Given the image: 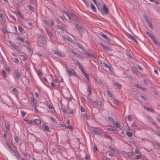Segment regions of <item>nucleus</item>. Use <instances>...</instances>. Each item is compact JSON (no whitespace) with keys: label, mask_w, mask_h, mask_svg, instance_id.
I'll list each match as a JSON object with an SVG mask.
<instances>
[{"label":"nucleus","mask_w":160,"mask_h":160,"mask_svg":"<svg viewBox=\"0 0 160 160\" xmlns=\"http://www.w3.org/2000/svg\"><path fill=\"white\" fill-rule=\"evenodd\" d=\"M46 31L47 34L48 35L49 37L51 38L52 36V34L51 32H49L47 28L45 29Z\"/></svg>","instance_id":"19"},{"label":"nucleus","mask_w":160,"mask_h":160,"mask_svg":"<svg viewBox=\"0 0 160 160\" xmlns=\"http://www.w3.org/2000/svg\"><path fill=\"white\" fill-rule=\"evenodd\" d=\"M102 6V8H101V5L100 4L99 6L100 7V9L98 10L102 15H106L108 13L109 10L108 8L104 4H101Z\"/></svg>","instance_id":"1"},{"label":"nucleus","mask_w":160,"mask_h":160,"mask_svg":"<svg viewBox=\"0 0 160 160\" xmlns=\"http://www.w3.org/2000/svg\"><path fill=\"white\" fill-rule=\"evenodd\" d=\"M144 108L145 109L147 110H149L151 112H154V111L151 108L147 107H145V106H144Z\"/></svg>","instance_id":"32"},{"label":"nucleus","mask_w":160,"mask_h":160,"mask_svg":"<svg viewBox=\"0 0 160 160\" xmlns=\"http://www.w3.org/2000/svg\"><path fill=\"white\" fill-rule=\"evenodd\" d=\"M34 122L38 124H39L41 123V120L39 119H35L34 120Z\"/></svg>","instance_id":"24"},{"label":"nucleus","mask_w":160,"mask_h":160,"mask_svg":"<svg viewBox=\"0 0 160 160\" xmlns=\"http://www.w3.org/2000/svg\"><path fill=\"white\" fill-rule=\"evenodd\" d=\"M115 126L117 127L120 128L121 127L120 124L118 122H116L113 124Z\"/></svg>","instance_id":"31"},{"label":"nucleus","mask_w":160,"mask_h":160,"mask_svg":"<svg viewBox=\"0 0 160 160\" xmlns=\"http://www.w3.org/2000/svg\"><path fill=\"white\" fill-rule=\"evenodd\" d=\"M14 138L15 141L18 143V137L16 135H14Z\"/></svg>","instance_id":"44"},{"label":"nucleus","mask_w":160,"mask_h":160,"mask_svg":"<svg viewBox=\"0 0 160 160\" xmlns=\"http://www.w3.org/2000/svg\"><path fill=\"white\" fill-rule=\"evenodd\" d=\"M9 43L12 47L14 48L15 49H17L18 48V47L13 42L10 41Z\"/></svg>","instance_id":"17"},{"label":"nucleus","mask_w":160,"mask_h":160,"mask_svg":"<svg viewBox=\"0 0 160 160\" xmlns=\"http://www.w3.org/2000/svg\"><path fill=\"white\" fill-rule=\"evenodd\" d=\"M137 67L139 70L140 71H142L143 70L142 68L141 67L139 64L137 65Z\"/></svg>","instance_id":"55"},{"label":"nucleus","mask_w":160,"mask_h":160,"mask_svg":"<svg viewBox=\"0 0 160 160\" xmlns=\"http://www.w3.org/2000/svg\"><path fill=\"white\" fill-rule=\"evenodd\" d=\"M113 102L115 104H119L118 101L117 99H115L113 100Z\"/></svg>","instance_id":"41"},{"label":"nucleus","mask_w":160,"mask_h":160,"mask_svg":"<svg viewBox=\"0 0 160 160\" xmlns=\"http://www.w3.org/2000/svg\"><path fill=\"white\" fill-rule=\"evenodd\" d=\"M124 128L126 129V134L129 137H131L132 136V133L131 132H129L128 131L129 130L130 128L128 125L125 126Z\"/></svg>","instance_id":"2"},{"label":"nucleus","mask_w":160,"mask_h":160,"mask_svg":"<svg viewBox=\"0 0 160 160\" xmlns=\"http://www.w3.org/2000/svg\"><path fill=\"white\" fill-rule=\"evenodd\" d=\"M94 103L96 105L98 106H101V102L98 100H96L95 101Z\"/></svg>","instance_id":"20"},{"label":"nucleus","mask_w":160,"mask_h":160,"mask_svg":"<svg viewBox=\"0 0 160 160\" xmlns=\"http://www.w3.org/2000/svg\"><path fill=\"white\" fill-rule=\"evenodd\" d=\"M38 38H40L42 42H45V38L41 34H38Z\"/></svg>","instance_id":"13"},{"label":"nucleus","mask_w":160,"mask_h":160,"mask_svg":"<svg viewBox=\"0 0 160 160\" xmlns=\"http://www.w3.org/2000/svg\"><path fill=\"white\" fill-rule=\"evenodd\" d=\"M67 72L69 74L70 76H72V74L75 76H76V73L75 71L73 69L70 70H66Z\"/></svg>","instance_id":"4"},{"label":"nucleus","mask_w":160,"mask_h":160,"mask_svg":"<svg viewBox=\"0 0 160 160\" xmlns=\"http://www.w3.org/2000/svg\"><path fill=\"white\" fill-rule=\"evenodd\" d=\"M2 31L4 33H8V32L7 31V30L5 28H3L2 29Z\"/></svg>","instance_id":"53"},{"label":"nucleus","mask_w":160,"mask_h":160,"mask_svg":"<svg viewBox=\"0 0 160 160\" xmlns=\"http://www.w3.org/2000/svg\"><path fill=\"white\" fill-rule=\"evenodd\" d=\"M5 144L10 149L11 151L12 150H13L12 148L11 147L10 145V144L7 142H5Z\"/></svg>","instance_id":"46"},{"label":"nucleus","mask_w":160,"mask_h":160,"mask_svg":"<svg viewBox=\"0 0 160 160\" xmlns=\"http://www.w3.org/2000/svg\"><path fill=\"white\" fill-rule=\"evenodd\" d=\"M125 119L129 121H132L133 120V118L131 115H128L126 116Z\"/></svg>","instance_id":"14"},{"label":"nucleus","mask_w":160,"mask_h":160,"mask_svg":"<svg viewBox=\"0 0 160 160\" xmlns=\"http://www.w3.org/2000/svg\"><path fill=\"white\" fill-rule=\"evenodd\" d=\"M10 125L8 124H5V127L7 130V131L8 132L9 131V127Z\"/></svg>","instance_id":"38"},{"label":"nucleus","mask_w":160,"mask_h":160,"mask_svg":"<svg viewBox=\"0 0 160 160\" xmlns=\"http://www.w3.org/2000/svg\"><path fill=\"white\" fill-rule=\"evenodd\" d=\"M31 103L33 107H36L37 102L36 100L34 98H32V99Z\"/></svg>","instance_id":"11"},{"label":"nucleus","mask_w":160,"mask_h":160,"mask_svg":"<svg viewBox=\"0 0 160 160\" xmlns=\"http://www.w3.org/2000/svg\"><path fill=\"white\" fill-rule=\"evenodd\" d=\"M0 18L2 20H5V18L3 14L0 13Z\"/></svg>","instance_id":"28"},{"label":"nucleus","mask_w":160,"mask_h":160,"mask_svg":"<svg viewBox=\"0 0 160 160\" xmlns=\"http://www.w3.org/2000/svg\"><path fill=\"white\" fill-rule=\"evenodd\" d=\"M76 56L81 58H83V56H82L78 53L76 54Z\"/></svg>","instance_id":"57"},{"label":"nucleus","mask_w":160,"mask_h":160,"mask_svg":"<svg viewBox=\"0 0 160 160\" xmlns=\"http://www.w3.org/2000/svg\"><path fill=\"white\" fill-rule=\"evenodd\" d=\"M17 13H18V14L19 15L20 17L21 18H23V16L22 15V13H21V12H19V11Z\"/></svg>","instance_id":"61"},{"label":"nucleus","mask_w":160,"mask_h":160,"mask_svg":"<svg viewBox=\"0 0 160 160\" xmlns=\"http://www.w3.org/2000/svg\"><path fill=\"white\" fill-rule=\"evenodd\" d=\"M57 28L61 29L62 31L64 30V28L62 26L58 25V26Z\"/></svg>","instance_id":"45"},{"label":"nucleus","mask_w":160,"mask_h":160,"mask_svg":"<svg viewBox=\"0 0 160 160\" xmlns=\"http://www.w3.org/2000/svg\"><path fill=\"white\" fill-rule=\"evenodd\" d=\"M135 87L136 88H137L140 89V90L142 91H144L145 90V89L142 88V87L140 85H139L138 84H135L134 85Z\"/></svg>","instance_id":"15"},{"label":"nucleus","mask_w":160,"mask_h":160,"mask_svg":"<svg viewBox=\"0 0 160 160\" xmlns=\"http://www.w3.org/2000/svg\"><path fill=\"white\" fill-rule=\"evenodd\" d=\"M76 45L80 48L83 52L86 51V49L81 44L78 43H77Z\"/></svg>","instance_id":"12"},{"label":"nucleus","mask_w":160,"mask_h":160,"mask_svg":"<svg viewBox=\"0 0 160 160\" xmlns=\"http://www.w3.org/2000/svg\"><path fill=\"white\" fill-rule=\"evenodd\" d=\"M132 69L133 70V72L135 73H136L138 72V70L135 67H132Z\"/></svg>","instance_id":"40"},{"label":"nucleus","mask_w":160,"mask_h":160,"mask_svg":"<svg viewBox=\"0 0 160 160\" xmlns=\"http://www.w3.org/2000/svg\"><path fill=\"white\" fill-rule=\"evenodd\" d=\"M13 91L15 92V95L18 96V92L17 89L14 88L13 89Z\"/></svg>","instance_id":"27"},{"label":"nucleus","mask_w":160,"mask_h":160,"mask_svg":"<svg viewBox=\"0 0 160 160\" xmlns=\"http://www.w3.org/2000/svg\"><path fill=\"white\" fill-rule=\"evenodd\" d=\"M127 36L129 38H130L131 39H132V38H133L132 37V36L129 34H127Z\"/></svg>","instance_id":"64"},{"label":"nucleus","mask_w":160,"mask_h":160,"mask_svg":"<svg viewBox=\"0 0 160 160\" xmlns=\"http://www.w3.org/2000/svg\"><path fill=\"white\" fill-rule=\"evenodd\" d=\"M101 46L102 47L104 48L108 51H112L111 49L108 46H106L101 42H100Z\"/></svg>","instance_id":"10"},{"label":"nucleus","mask_w":160,"mask_h":160,"mask_svg":"<svg viewBox=\"0 0 160 160\" xmlns=\"http://www.w3.org/2000/svg\"><path fill=\"white\" fill-rule=\"evenodd\" d=\"M104 137H105L106 138H108L110 139L111 140V139H112V138L110 136H108L107 134H104Z\"/></svg>","instance_id":"54"},{"label":"nucleus","mask_w":160,"mask_h":160,"mask_svg":"<svg viewBox=\"0 0 160 160\" xmlns=\"http://www.w3.org/2000/svg\"><path fill=\"white\" fill-rule=\"evenodd\" d=\"M79 68L81 70V71L83 74H84V72H85L84 71V68L82 67V66Z\"/></svg>","instance_id":"52"},{"label":"nucleus","mask_w":160,"mask_h":160,"mask_svg":"<svg viewBox=\"0 0 160 160\" xmlns=\"http://www.w3.org/2000/svg\"><path fill=\"white\" fill-rule=\"evenodd\" d=\"M106 92H107V94H108V95H109L111 97H112V96H113V94L111 92H110L108 90Z\"/></svg>","instance_id":"34"},{"label":"nucleus","mask_w":160,"mask_h":160,"mask_svg":"<svg viewBox=\"0 0 160 160\" xmlns=\"http://www.w3.org/2000/svg\"><path fill=\"white\" fill-rule=\"evenodd\" d=\"M83 117L84 118H85L87 120H89L90 118V117L87 114L83 115Z\"/></svg>","instance_id":"33"},{"label":"nucleus","mask_w":160,"mask_h":160,"mask_svg":"<svg viewBox=\"0 0 160 160\" xmlns=\"http://www.w3.org/2000/svg\"><path fill=\"white\" fill-rule=\"evenodd\" d=\"M59 127H65L66 126L64 124L60 123L58 124Z\"/></svg>","instance_id":"60"},{"label":"nucleus","mask_w":160,"mask_h":160,"mask_svg":"<svg viewBox=\"0 0 160 160\" xmlns=\"http://www.w3.org/2000/svg\"><path fill=\"white\" fill-rule=\"evenodd\" d=\"M28 8L32 11L34 10V8L31 5H28Z\"/></svg>","instance_id":"50"},{"label":"nucleus","mask_w":160,"mask_h":160,"mask_svg":"<svg viewBox=\"0 0 160 160\" xmlns=\"http://www.w3.org/2000/svg\"><path fill=\"white\" fill-rule=\"evenodd\" d=\"M88 90V92L89 93V94L90 95L91 94V90L90 88V87L89 86H88V90Z\"/></svg>","instance_id":"63"},{"label":"nucleus","mask_w":160,"mask_h":160,"mask_svg":"<svg viewBox=\"0 0 160 160\" xmlns=\"http://www.w3.org/2000/svg\"><path fill=\"white\" fill-rule=\"evenodd\" d=\"M91 9L94 12H96L97 11V10L96 9V7L95 6L93 5L92 3V2L91 3Z\"/></svg>","instance_id":"18"},{"label":"nucleus","mask_w":160,"mask_h":160,"mask_svg":"<svg viewBox=\"0 0 160 160\" xmlns=\"http://www.w3.org/2000/svg\"><path fill=\"white\" fill-rule=\"evenodd\" d=\"M108 148L110 150H112L113 151V152L115 151V150L112 146H109Z\"/></svg>","instance_id":"62"},{"label":"nucleus","mask_w":160,"mask_h":160,"mask_svg":"<svg viewBox=\"0 0 160 160\" xmlns=\"http://www.w3.org/2000/svg\"><path fill=\"white\" fill-rule=\"evenodd\" d=\"M140 96L143 100L145 101H147L148 100V98L146 97H145L143 96L142 95H140Z\"/></svg>","instance_id":"48"},{"label":"nucleus","mask_w":160,"mask_h":160,"mask_svg":"<svg viewBox=\"0 0 160 160\" xmlns=\"http://www.w3.org/2000/svg\"><path fill=\"white\" fill-rule=\"evenodd\" d=\"M50 118L51 120L54 122H55L56 121V119L53 117H50Z\"/></svg>","instance_id":"58"},{"label":"nucleus","mask_w":160,"mask_h":160,"mask_svg":"<svg viewBox=\"0 0 160 160\" xmlns=\"http://www.w3.org/2000/svg\"><path fill=\"white\" fill-rule=\"evenodd\" d=\"M75 27L78 30L80 31L81 30V26H79L77 23L75 24Z\"/></svg>","instance_id":"23"},{"label":"nucleus","mask_w":160,"mask_h":160,"mask_svg":"<svg viewBox=\"0 0 160 160\" xmlns=\"http://www.w3.org/2000/svg\"><path fill=\"white\" fill-rule=\"evenodd\" d=\"M12 151L14 154L15 156L17 158L18 160L19 158V154L16 150H12Z\"/></svg>","instance_id":"8"},{"label":"nucleus","mask_w":160,"mask_h":160,"mask_svg":"<svg viewBox=\"0 0 160 160\" xmlns=\"http://www.w3.org/2000/svg\"><path fill=\"white\" fill-rule=\"evenodd\" d=\"M114 86H117L119 88H121L122 85L118 82H116L113 84Z\"/></svg>","instance_id":"29"},{"label":"nucleus","mask_w":160,"mask_h":160,"mask_svg":"<svg viewBox=\"0 0 160 160\" xmlns=\"http://www.w3.org/2000/svg\"><path fill=\"white\" fill-rule=\"evenodd\" d=\"M2 76L4 77L5 78L6 77V73L5 71L3 70L2 71Z\"/></svg>","instance_id":"59"},{"label":"nucleus","mask_w":160,"mask_h":160,"mask_svg":"<svg viewBox=\"0 0 160 160\" xmlns=\"http://www.w3.org/2000/svg\"><path fill=\"white\" fill-rule=\"evenodd\" d=\"M14 74L17 78L18 79L20 78L21 76V74L18 70V69H15L14 70Z\"/></svg>","instance_id":"5"},{"label":"nucleus","mask_w":160,"mask_h":160,"mask_svg":"<svg viewBox=\"0 0 160 160\" xmlns=\"http://www.w3.org/2000/svg\"><path fill=\"white\" fill-rule=\"evenodd\" d=\"M107 119L109 121H111L112 122H114V119L110 116H108L107 118Z\"/></svg>","instance_id":"30"},{"label":"nucleus","mask_w":160,"mask_h":160,"mask_svg":"<svg viewBox=\"0 0 160 160\" xmlns=\"http://www.w3.org/2000/svg\"><path fill=\"white\" fill-rule=\"evenodd\" d=\"M84 3L85 4L86 6H87L88 7H89V4L88 2V0H82Z\"/></svg>","instance_id":"26"},{"label":"nucleus","mask_w":160,"mask_h":160,"mask_svg":"<svg viewBox=\"0 0 160 160\" xmlns=\"http://www.w3.org/2000/svg\"><path fill=\"white\" fill-rule=\"evenodd\" d=\"M17 40L21 41L22 42H24V40L22 37H18L17 38Z\"/></svg>","instance_id":"36"},{"label":"nucleus","mask_w":160,"mask_h":160,"mask_svg":"<svg viewBox=\"0 0 160 160\" xmlns=\"http://www.w3.org/2000/svg\"><path fill=\"white\" fill-rule=\"evenodd\" d=\"M99 35L102 36L103 38L106 39L108 41H110V39L106 35L104 34L102 32H100L99 33Z\"/></svg>","instance_id":"6"},{"label":"nucleus","mask_w":160,"mask_h":160,"mask_svg":"<svg viewBox=\"0 0 160 160\" xmlns=\"http://www.w3.org/2000/svg\"><path fill=\"white\" fill-rule=\"evenodd\" d=\"M84 52H85V54L86 55H87L90 57H93V55H92L89 52L86 51H86Z\"/></svg>","instance_id":"22"},{"label":"nucleus","mask_w":160,"mask_h":160,"mask_svg":"<svg viewBox=\"0 0 160 160\" xmlns=\"http://www.w3.org/2000/svg\"><path fill=\"white\" fill-rule=\"evenodd\" d=\"M18 30L20 32H23V29L20 26H18Z\"/></svg>","instance_id":"43"},{"label":"nucleus","mask_w":160,"mask_h":160,"mask_svg":"<svg viewBox=\"0 0 160 160\" xmlns=\"http://www.w3.org/2000/svg\"><path fill=\"white\" fill-rule=\"evenodd\" d=\"M60 18L62 19L63 21L64 22H65L67 20V19L65 17H62V16H60Z\"/></svg>","instance_id":"51"},{"label":"nucleus","mask_w":160,"mask_h":160,"mask_svg":"<svg viewBox=\"0 0 160 160\" xmlns=\"http://www.w3.org/2000/svg\"><path fill=\"white\" fill-rule=\"evenodd\" d=\"M75 15L73 14L72 12V11L71 10L68 11V13L67 14V16L68 17V18L70 19H72V18H73L75 17Z\"/></svg>","instance_id":"3"},{"label":"nucleus","mask_w":160,"mask_h":160,"mask_svg":"<svg viewBox=\"0 0 160 160\" xmlns=\"http://www.w3.org/2000/svg\"><path fill=\"white\" fill-rule=\"evenodd\" d=\"M143 17L144 18L146 22H148V21H149V20L148 19V17L147 16H146L145 15L143 16Z\"/></svg>","instance_id":"56"},{"label":"nucleus","mask_w":160,"mask_h":160,"mask_svg":"<svg viewBox=\"0 0 160 160\" xmlns=\"http://www.w3.org/2000/svg\"><path fill=\"white\" fill-rule=\"evenodd\" d=\"M20 112L22 117H24L26 115V112L22 110H21Z\"/></svg>","instance_id":"37"},{"label":"nucleus","mask_w":160,"mask_h":160,"mask_svg":"<svg viewBox=\"0 0 160 160\" xmlns=\"http://www.w3.org/2000/svg\"><path fill=\"white\" fill-rule=\"evenodd\" d=\"M150 38L154 44H157L159 43L156 40L155 37L153 35L152 37H151Z\"/></svg>","instance_id":"16"},{"label":"nucleus","mask_w":160,"mask_h":160,"mask_svg":"<svg viewBox=\"0 0 160 160\" xmlns=\"http://www.w3.org/2000/svg\"><path fill=\"white\" fill-rule=\"evenodd\" d=\"M44 129L45 130H46L48 132L50 131L49 128L47 125H44Z\"/></svg>","instance_id":"25"},{"label":"nucleus","mask_w":160,"mask_h":160,"mask_svg":"<svg viewBox=\"0 0 160 160\" xmlns=\"http://www.w3.org/2000/svg\"><path fill=\"white\" fill-rule=\"evenodd\" d=\"M93 132L95 133H96L97 134L100 135L101 134V133L98 131V130L96 129H94L93 130Z\"/></svg>","instance_id":"39"},{"label":"nucleus","mask_w":160,"mask_h":160,"mask_svg":"<svg viewBox=\"0 0 160 160\" xmlns=\"http://www.w3.org/2000/svg\"><path fill=\"white\" fill-rule=\"evenodd\" d=\"M103 64L104 65V67H105L107 68H108L109 70H110V69L111 68V67L109 65L107 64L106 63H104Z\"/></svg>","instance_id":"42"},{"label":"nucleus","mask_w":160,"mask_h":160,"mask_svg":"<svg viewBox=\"0 0 160 160\" xmlns=\"http://www.w3.org/2000/svg\"><path fill=\"white\" fill-rule=\"evenodd\" d=\"M52 52L54 54H56L59 56L63 57L62 53L60 51H57L56 50H53Z\"/></svg>","instance_id":"7"},{"label":"nucleus","mask_w":160,"mask_h":160,"mask_svg":"<svg viewBox=\"0 0 160 160\" xmlns=\"http://www.w3.org/2000/svg\"><path fill=\"white\" fill-rule=\"evenodd\" d=\"M147 22L148 24L149 28L151 29H153V27H152V23L151 22V21L149 20V21H148V22Z\"/></svg>","instance_id":"21"},{"label":"nucleus","mask_w":160,"mask_h":160,"mask_svg":"<svg viewBox=\"0 0 160 160\" xmlns=\"http://www.w3.org/2000/svg\"><path fill=\"white\" fill-rule=\"evenodd\" d=\"M67 40L71 42H72L73 41L72 39L69 36H68L67 38Z\"/></svg>","instance_id":"47"},{"label":"nucleus","mask_w":160,"mask_h":160,"mask_svg":"<svg viewBox=\"0 0 160 160\" xmlns=\"http://www.w3.org/2000/svg\"><path fill=\"white\" fill-rule=\"evenodd\" d=\"M123 74L124 77L128 78L130 79H132V76L129 74H128L126 72H123Z\"/></svg>","instance_id":"9"},{"label":"nucleus","mask_w":160,"mask_h":160,"mask_svg":"<svg viewBox=\"0 0 160 160\" xmlns=\"http://www.w3.org/2000/svg\"><path fill=\"white\" fill-rule=\"evenodd\" d=\"M94 2L95 4L96 5L97 8H98V10H99L100 9V7L99 6V5L98 4V3H97V2H96V0H92Z\"/></svg>","instance_id":"35"},{"label":"nucleus","mask_w":160,"mask_h":160,"mask_svg":"<svg viewBox=\"0 0 160 160\" xmlns=\"http://www.w3.org/2000/svg\"><path fill=\"white\" fill-rule=\"evenodd\" d=\"M146 34L149 37H150V38H151V37H152L153 35L152 34V33L147 31L146 32Z\"/></svg>","instance_id":"49"}]
</instances>
